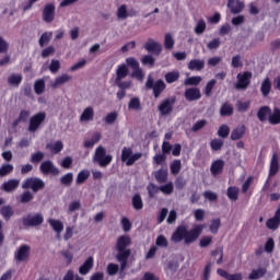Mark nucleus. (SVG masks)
Instances as JSON below:
<instances>
[{
	"label": "nucleus",
	"mask_w": 280,
	"mask_h": 280,
	"mask_svg": "<svg viewBox=\"0 0 280 280\" xmlns=\"http://www.w3.org/2000/svg\"><path fill=\"white\" fill-rule=\"evenodd\" d=\"M34 91L36 95H43L45 93V80L44 79H38L34 83Z\"/></svg>",
	"instance_id": "40"
},
{
	"label": "nucleus",
	"mask_w": 280,
	"mask_h": 280,
	"mask_svg": "<svg viewBox=\"0 0 280 280\" xmlns=\"http://www.w3.org/2000/svg\"><path fill=\"white\" fill-rule=\"evenodd\" d=\"M202 231H205V225L202 224L195 225L191 230H188L187 225H178L173 232L171 240L174 244L184 242L186 246H189V244H194L202 235Z\"/></svg>",
	"instance_id": "1"
},
{
	"label": "nucleus",
	"mask_w": 280,
	"mask_h": 280,
	"mask_svg": "<svg viewBox=\"0 0 280 280\" xmlns=\"http://www.w3.org/2000/svg\"><path fill=\"white\" fill-rule=\"evenodd\" d=\"M131 205L136 211H141V209H143V199L141 198V195H133L131 199Z\"/></svg>",
	"instance_id": "36"
},
{
	"label": "nucleus",
	"mask_w": 280,
	"mask_h": 280,
	"mask_svg": "<svg viewBox=\"0 0 280 280\" xmlns=\"http://www.w3.org/2000/svg\"><path fill=\"white\" fill-rule=\"evenodd\" d=\"M30 250L28 245H21L14 253L15 261H27V259H30Z\"/></svg>",
	"instance_id": "15"
},
{
	"label": "nucleus",
	"mask_w": 280,
	"mask_h": 280,
	"mask_svg": "<svg viewBox=\"0 0 280 280\" xmlns=\"http://www.w3.org/2000/svg\"><path fill=\"white\" fill-rule=\"evenodd\" d=\"M155 246L158 248H167V246H170V242H167V237L164 235H159L155 240Z\"/></svg>",
	"instance_id": "46"
},
{
	"label": "nucleus",
	"mask_w": 280,
	"mask_h": 280,
	"mask_svg": "<svg viewBox=\"0 0 280 280\" xmlns=\"http://www.w3.org/2000/svg\"><path fill=\"white\" fill-rule=\"evenodd\" d=\"M279 225L280 222L277 221V219H273V217L268 219L266 222V226L267 229H269V231H277V229H279Z\"/></svg>",
	"instance_id": "54"
},
{
	"label": "nucleus",
	"mask_w": 280,
	"mask_h": 280,
	"mask_svg": "<svg viewBox=\"0 0 280 280\" xmlns=\"http://www.w3.org/2000/svg\"><path fill=\"white\" fill-rule=\"evenodd\" d=\"M145 86L149 90L152 89L153 95L155 98L161 97V93H163V91H165V89H167L165 81H163L162 79H159L154 83V79H152V77H150V75L147 79Z\"/></svg>",
	"instance_id": "4"
},
{
	"label": "nucleus",
	"mask_w": 280,
	"mask_h": 280,
	"mask_svg": "<svg viewBox=\"0 0 280 280\" xmlns=\"http://www.w3.org/2000/svg\"><path fill=\"white\" fill-rule=\"evenodd\" d=\"M48 224L51 226L52 231H55L57 235H60V233L65 231V224L60 220L48 219Z\"/></svg>",
	"instance_id": "24"
},
{
	"label": "nucleus",
	"mask_w": 280,
	"mask_h": 280,
	"mask_svg": "<svg viewBox=\"0 0 280 280\" xmlns=\"http://www.w3.org/2000/svg\"><path fill=\"white\" fill-rule=\"evenodd\" d=\"M270 91H272V82L270 81V78L267 77L260 85V92L264 97H268V95H270Z\"/></svg>",
	"instance_id": "28"
},
{
	"label": "nucleus",
	"mask_w": 280,
	"mask_h": 280,
	"mask_svg": "<svg viewBox=\"0 0 280 280\" xmlns=\"http://www.w3.org/2000/svg\"><path fill=\"white\" fill-rule=\"evenodd\" d=\"M217 273L219 275V277H222L223 279H226V280H242L243 277H242V273H228L226 270L224 269H218L217 270Z\"/></svg>",
	"instance_id": "26"
},
{
	"label": "nucleus",
	"mask_w": 280,
	"mask_h": 280,
	"mask_svg": "<svg viewBox=\"0 0 280 280\" xmlns=\"http://www.w3.org/2000/svg\"><path fill=\"white\" fill-rule=\"evenodd\" d=\"M220 226H222L220 219H213L209 226L210 232L213 233V235H217V233L220 231Z\"/></svg>",
	"instance_id": "49"
},
{
	"label": "nucleus",
	"mask_w": 280,
	"mask_h": 280,
	"mask_svg": "<svg viewBox=\"0 0 280 280\" xmlns=\"http://www.w3.org/2000/svg\"><path fill=\"white\" fill-rule=\"evenodd\" d=\"M182 167H183V164L180 163V160H175L171 164V174H174V176H176V174L180 173Z\"/></svg>",
	"instance_id": "53"
},
{
	"label": "nucleus",
	"mask_w": 280,
	"mask_h": 280,
	"mask_svg": "<svg viewBox=\"0 0 280 280\" xmlns=\"http://www.w3.org/2000/svg\"><path fill=\"white\" fill-rule=\"evenodd\" d=\"M51 36H54L51 32L43 33L39 37V47H45V45H48V43L51 40Z\"/></svg>",
	"instance_id": "43"
},
{
	"label": "nucleus",
	"mask_w": 280,
	"mask_h": 280,
	"mask_svg": "<svg viewBox=\"0 0 280 280\" xmlns=\"http://www.w3.org/2000/svg\"><path fill=\"white\" fill-rule=\"evenodd\" d=\"M118 272H119V265L113 264V262H109L107 265V275H109V277H113V276L117 275Z\"/></svg>",
	"instance_id": "59"
},
{
	"label": "nucleus",
	"mask_w": 280,
	"mask_h": 280,
	"mask_svg": "<svg viewBox=\"0 0 280 280\" xmlns=\"http://www.w3.org/2000/svg\"><path fill=\"white\" fill-rule=\"evenodd\" d=\"M142 154L141 153H132V148L130 147H125L121 150V161L122 163H126L128 167L131 165H135L139 159H141Z\"/></svg>",
	"instance_id": "7"
},
{
	"label": "nucleus",
	"mask_w": 280,
	"mask_h": 280,
	"mask_svg": "<svg viewBox=\"0 0 280 280\" xmlns=\"http://www.w3.org/2000/svg\"><path fill=\"white\" fill-rule=\"evenodd\" d=\"M275 250V238L269 237L265 243V253H272Z\"/></svg>",
	"instance_id": "63"
},
{
	"label": "nucleus",
	"mask_w": 280,
	"mask_h": 280,
	"mask_svg": "<svg viewBox=\"0 0 280 280\" xmlns=\"http://www.w3.org/2000/svg\"><path fill=\"white\" fill-rule=\"evenodd\" d=\"M164 47L165 49H174V37H172V34L170 33L165 34Z\"/></svg>",
	"instance_id": "56"
},
{
	"label": "nucleus",
	"mask_w": 280,
	"mask_h": 280,
	"mask_svg": "<svg viewBox=\"0 0 280 280\" xmlns=\"http://www.w3.org/2000/svg\"><path fill=\"white\" fill-rule=\"evenodd\" d=\"M155 180H158V183H167V172L163 168L159 170L155 173Z\"/></svg>",
	"instance_id": "51"
},
{
	"label": "nucleus",
	"mask_w": 280,
	"mask_h": 280,
	"mask_svg": "<svg viewBox=\"0 0 280 280\" xmlns=\"http://www.w3.org/2000/svg\"><path fill=\"white\" fill-rule=\"evenodd\" d=\"M65 148V144H62V141L58 140L55 143H47L46 150H49L51 154H60Z\"/></svg>",
	"instance_id": "25"
},
{
	"label": "nucleus",
	"mask_w": 280,
	"mask_h": 280,
	"mask_svg": "<svg viewBox=\"0 0 280 280\" xmlns=\"http://www.w3.org/2000/svg\"><path fill=\"white\" fill-rule=\"evenodd\" d=\"M187 67L189 71H202L205 69V60L191 59Z\"/></svg>",
	"instance_id": "22"
},
{
	"label": "nucleus",
	"mask_w": 280,
	"mask_h": 280,
	"mask_svg": "<svg viewBox=\"0 0 280 280\" xmlns=\"http://www.w3.org/2000/svg\"><path fill=\"white\" fill-rule=\"evenodd\" d=\"M132 244V240L128 235H121L116 241V259L120 264V270H126L128 268V259H130V255L132 250L128 248Z\"/></svg>",
	"instance_id": "2"
},
{
	"label": "nucleus",
	"mask_w": 280,
	"mask_h": 280,
	"mask_svg": "<svg viewBox=\"0 0 280 280\" xmlns=\"http://www.w3.org/2000/svg\"><path fill=\"white\" fill-rule=\"evenodd\" d=\"M156 59L152 55H144L141 59V63L149 67H154Z\"/></svg>",
	"instance_id": "55"
},
{
	"label": "nucleus",
	"mask_w": 280,
	"mask_h": 280,
	"mask_svg": "<svg viewBox=\"0 0 280 280\" xmlns=\"http://www.w3.org/2000/svg\"><path fill=\"white\" fill-rule=\"evenodd\" d=\"M101 140H102V133L94 132L90 140L84 141L83 145L84 148H93V145H95V143H100Z\"/></svg>",
	"instance_id": "34"
},
{
	"label": "nucleus",
	"mask_w": 280,
	"mask_h": 280,
	"mask_svg": "<svg viewBox=\"0 0 280 280\" xmlns=\"http://www.w3.org/2000/svg\"><path fill=\"white\" fill-rule=\"evenodd\" d=\"M20 183L21 182L19 179H9L8 182H4L2 184V189L7 191V194H10V191H14L15 189H19Z\"/></svg>",
	"instance_id": "23"
},
{
	"label": "nucleus",
	"mask_w": 280,
	"mask_h": 280,
	"mask_svg": "<svg viewBox=\"0 0 280 280\" xmlns=\"http://www.w3.org/2000/svg\"><path fill=\"white\" fill-rule=\"evenodd\" d=\"M279 155H277V153H273L269 166V178H272L273 176H277V174H279Z\"/></svg>",
	"instance_id": "18"
},
{
	"label": "nucleus",
	"mask_w": 280,
	"mask_h": 280,
	"mask_svg": "<svg viewBox=\"0 0 280 280\" xmlns=\"http://www.w3.org/2000/svg\"><path fill=\"white\" fill-rule=\"evenodd\" d=\"M205 126H207V120H206V119L198 120V121L191 127V132H198V130H202V128H205Z\"/></svg>",
	"instance_id": "64"
},
{
	"label": "nucleus",
	"mask_w": 280,
	"mask_h": 280,
	"mask_svg": "<svg viewBox=\"0 0 280 280\" xmlns=\"http://www.w3.org/2000/svg\"><path fill=\"white\" fill-rule=\"evenodd\" d=\"M73 184V173H67L60 177V185L65 187H71Z\"/></svg>",
	"instance_id": "41"
},
{
	"label": "nucleus",
	"mask_w": 280,
	"mask_h": 280,
	"mask_svg": "<svg viewBox=\"0 0 280 280\" xmlns=\"http://www.w3.org/2000/svg\"><path fill=\"white\" fill-rule=\"evenodd\" d=\"M45 119H47V114L45 112H39L33 115L28 121V132L38 131V128L45 124Z\"/></svg>",
	"instance_id": "6"
},
{
	"label": "nucleus",
	"mask_w": 280,
	"mask_h": 280,
	"mask_svg": "<svg viewBox=\"0 0 280 280\" xmlns=\"http://www.w3.org/2000/svg\"><path fill=\"white\" fill-rule=\"evenodd\" d=\"M94 259L93 256L88 257V259L79 268L80 275H89L93 270Z\"/></svg>",
	"instance_id": "21"
},
{
	"label": "nucleus",
	"mask_w": 280,
	"mask_h": 280,
	"mask_svg": "<svg viewBox=\"0 0 280 280\" xmlns=\"http://www.w3.org/2000/svg\"><path fill=\"white\" fill-rule=\"evenodd\" d=\"M238 196H240V189H237V187L230 186L228 188V198L230 200H237Z\"/></svg>",
	"instance_id": "52"
},
{
	"label": "nucleus",
	"mask_w": 280,
	"mask_h": 280,
	"mask_svg": "<svg viewBox=\"0 0 280 280\" xmlns=\"http://www.w3.org/2000/svg\"><path fill=\"white\" fill-rule=\"evenodd\" d=\"M39 171L45 176H47L48 174H51L52 176H58V174H60V170L56 167V165H54V162H51L50 160L42 162Z\"/></svg>",
	"instance_id": "11"
},
{
	"label": "nucleus",
	"mask_w": 280,
	"mask_h": 280,
	"mask_svg": "<svg viewBox=\"0 0 280 280\" xmlns=\"http://www.w3.org/2000/svg\"><path fill=\"white\" fill-rule=\"evenodd\" d=\"M129 73L128 67H126V65H120L118 66L117 70H116V79L115 82H119L120 80H124V78H126Z\"/></svg>",
	"instance_id": "30"
},
{
	"label": "nucleus",
	"mask_w": 280,
	"mask_h": 280,
	"mask_svg": "<svg viewBox=\"0 0 280 280\" xmlns=\"http://www.w3.org/2000/svg\"><path fill=\"white\" fill-rule=\"evenodd\" d=\"M0 215H2L5 222H10V219L12 218V215H14V209L12 208V206H3L0 209Z\"/></svg>",
	"instance_id": "29"
},
{
	"label": "nucleus",
	"mask_w": 280,
	"mask_h": 280,
	"mask_svg": "<svg viewBox=\"0 0 280 280\" xmlns=\"http://www.w3.org/2000/svg\"><path fill=\"white\" fill-rule=\"evenodd\" d=\"M21 82H23V75L22 74L12 73L8 78V84H10L11 86H19V84H21Z\"/></svg>",
	"instance_id": "38"
},
{
	"label": "nucleus",
	"mask_w": 280,
	"mask_h": 280,
	"mask_svg": "<svg viewBox=\"0 0 280 280\" xmlns=\"http://www.w3.org/2000/svg\"><path fill=\"white\" fill-rule=\"evenodd\" d=\"M22 189H32L35 194L40 191V189H45V182L38 177H27L22 183Z\"/></svg>",
	"instance_id": "5"
},
{
	"label": "nucleus",
	"mask_w": 280,
	"mask_h": 280,
	"mask_svg": "<svg viewBox=\"0 0 280 280\" xmlns=\"http://www.w3.org/2000/svg\"><path fill=\"white\" fill-rule=\"evenodd\" d=\"M45 222V218L43 217V213H28L22 218V224L26 228L32 226H40Z\"/></svg>",
	"instance_id": "8"
},
{
	"label": "nucleus",
	"mask_w": 280,
	"mask_h": 280,
	"mask_svg": "<svg viewBox=\"0 0 280 280\" xmlns=\"http://www.w3.org/2000/svg\"><path fill=\"white\" fill-rule=\"evenodd\" d=\"M145 51L149 54H153V56H161V51H163V46L155 42L153 38H149L148 42L144 44Z\"/></svg>",
	"instance_id": "12"
},
{
	"label": "nucleus",
	"mask_w": 280,
	"mask_h": 280,
	"mask_svg": "<svg viewBox=\"0 0 280 280\" xmlns=\"http://www.w3.org/2000/svg\"><path fill=\"white\" fill-rule=\"evenodd\" d=\"M91 176V172L89 170H82L78 173L75 183L77 185H83V183H86Z\"/></svg>",
	"instance_id": "35"
},
{
	"label": "nucleus",
	"mask_w": 280,
	"mask_h": 280,
	"mask_svg": "<svg viewBox=\"0 0 280 280\" xmlns=\"http://www.w3.org/2000/svg\"><path fill=\"white\" fill-rule=\"evenodd\" d=\"M212 176H220L224 172V160H217L210 166Z\"/></svg>",
	"instance_id": "20"
},
{
	"label": "nucleus",
	"mask_w": 280,
	"mask_h": 280,
	"mask_svg": "<svg viewBox=\"0 0 280 280\" xmlns=\"http://www.w3.org/2000/svg\"><path fill=\"white\" fill-rule=\"evenodd\" d=\"M160 191H162V194H165L166 196H170V194L174 192V184L168 183L166 185L160 186Z\"/></svg>",
	"instance_id": "61"
},
{
	"label": "nucleus",
	"mask_w": 280,
	"mask_h": 280,
	"mask_svg": "<svg viewBox=\"0 0 280 280\" xmlns=\"http://www.w3.org/2000/svg\"><path fill=\"white\" fill-rule=\"evenodd\" d=\"M244 135H246V125H241L232 130L230 139L231 141H240V139H244Z\"/></svg>",
	"instance_id": "17"
},
{
	"label": "nucleus",
	"mask_w": 280,
	"mask_h": 280,
	"mask_svg": "<svg viewBox=\"0 0 280 280\" xmlns=\"http://www.w3.org/2000/svg\"><path fill=\"white\" fill-rule=\"evenodd\" d=\"M164 80L167 84H174V82H178V80H180V72L178 71L167 72L164 75Z\"/></svg>",
	"instance_id": "31"
},
{
	"label": "nucleus",
	"mask_w": 280,
	"mask_h": 280,
	"mask_svg": "<svg viewBox=\"0 0 280 280\" xmlns=\"http://www.w3.org/2000/svg\"><path fill=\"white\" fill-rule=\"evenodd\" d=\"M223 145H224V141H222L220 139H214V140H211V142H210V148L214 152H218V150H222Z\"/></svg>",
	"instance_id": "58"
},
{
	"label": "nucleus",
	"mask_w": 280,
	"mask_h": 280,
	"mask_svg": "<svg viewBox=\"0 0 280 280\" xmlns=\"http://www.w3.org/2000/svg\"><path fill=\"white\" fill-rule=\"evenodd\" d=\"M56 16V4L54 2L47 3L43 10V21L45 23H52Z\"/></svg>",
	"instance_id": "13"
},
{
	"label": "nucleus",
	"mask_w": 280,
	"mask_h": 280,
	"mask_svg": "<svg viewBox=\"0 0 280 280\" xmlns=\"http://www.w3.org/2000/svg\"><path fill=\"white\" fill-rule=\"evenodd\" d=\"M93 117H95L93 107H86L80 116V121H93Z\"/></svg>",
	"instance_id": "32"
},
{
	"label": "nucleus",
	"mask_w": 280,
	"mask_h": 280,
	"mask_svg": "<svg viewBox=\"0 0 280 280\" xmlns=\"http://www.w3.org/2000/svg\"><path fill=\"white\" fill-rule=\"evenodd\" d=\"M231 135V128L228 125H221L218 130V137L221 139H226Z\"/></svg>",
	"instance_id": "48"
},
{
	"label": "nucleus",
	"mask_w": 280,
	"mask_h": 280,
	"mask_svg": "<svg viewBox=\"0 0 280 280\" xmlns=\"http://www.w3.org/2000/svg\"><path fill=\"white\" fill-rule=\"evenodd\" d=\"M14 172V166L12 164H4L0 167V177L8 176V174H12Z\"/></svg>",
	"instance_id": "50"
},
{
	"label": "nucleus",
	"mask_w": 280,
	"mask_h": 280,
	"mask_svg": "<svg viewBox=\"0 0 280 280\" xmlns=\"http://www.w3.org/2000/svg\"><path fill=\"white\" fill-rule=\"evenodd\" d=\"M220 115L221 117H231L233 115V105L229 103L222 104L220 108Z\"/></svg>",
	"instance_id": "37"
},
{
	"label": "nucleus",
	"mask_w": 280,
	"mask_h": 280,
	"mask_svg": "<svg viewBox=\"0 0 280 280\" xmlns=\"http://www.w3.org/2000/svg\"><path fill=\"white\" fill-rule=\"evenodd\" d=\"M186 102H198L202 97V93L198 88H188L184 92Z\"/></svg>",
	"instance_id": "14"
},
{
	"label": "nucleus",
	"mask_w": 280,
	"mask_h": 280,
	"mask_svg": "<svg viewBox=\"0 0 280 280\" xmlns=\"http://www.w3.org/2000/svg\"><path fill=\"white\" fill-rule=\"evenodd\" d=\"M272 113V109L270 108V106L265 105L259 107L258 112H257V117L259 119V121H261V124L268 121V117H270Z\"/></svg>",
	"instance_id": "19"
},
{
	"label": "nucleus",
	"mask_w": 280,
	"mask_h": 280,
	"mask_svg": "<svg viewBox=\"0 0 280 280\" xmlns=\"http://www.w3.org/2000/svg\"><path fill=\"white\" fill-rule=\"evenodd\" d=\"M94 161L101 167H108L113 163V155L106 154V149L102 145L97 147L94 153Z\"/></svg>",
	"instance_id": "3"
},
{
	"label": "nucleus",
	"mask_w": 280,
	"mask_h": 280,
	"mask_svg": "<svg viewBox=\"0 0 280 280\" xmlns=\"http://www.w3.org/2000/svg\"><path fill=\"white\" fill-rule=\"evenodd\" d=\"M267 270L266 268H258V269H254L252 270V272L248 276L249 280H257V279H261V277H264V275H266Z\"/></svg>",
	"instance_id": "39"
},
{
	"label": "nucleus",
	"mask_w": 280,
	"mask_h": 280,
	"mask_svg": "<svg viewBox=\"0 0 280 280\" xmlns=\"http://www.w3.org/2000/svg\"><path fill=\"white\" fill-rule=\"evenodd\" d=\"M268 122L271 126H279V124H280V108L279 107L273 108V110L271 112V114L268 117Z\"/></svg>",
	"instance_id": "27"
},
{
	"label": "nucleus",
	"mask_w": 280,
	"mask_h": 280,
	"mask_svg": "<svg viewBox=\"0 0 280 280\" xmlns=\"http://www.w3.org/2000/svg\"><path fill=\"white\" fill-rule=\"evenodd\" d=\"M215 84H218V81H215V79L210 80L205 88V95L206 97H211V93L213 92V89L215 86Z\"/></svg>",
	"instance_id": "47"
},
{
	"label": "nucleus",
	"mask_w": 280,
	"mask_h": 280,
	"mask_svg": "<svg viewBox=\"0 0 280 280\" xmlns=\"http://www.w3.org/2000/svg\"><path fill=\"white\" fill-rule=\"evenodd\" d=\"M129 110H141V101L139 97H132L128 103Z\"/></svg>",
	"instance_id": "44"
},
{
	"label": "nucleus",
	"mask_w": 280,
	"mask_h": 280,
	"mask_svg": "<svg viewBox=\"0 0 280 280\" xmlns=\"http://www.w3.org/2000/svg\"><path fill=\"white\" fill-rule=\"evenodd\" d=\"M228 8L232 14H240L244 11V2L242 0H228Z\"/></svg>",
	"instance_id": "16"
},
{
	"label": "nucleus",
	"mask_w": 280,
	"mask_h": 280,
	"mask_svg": "<svg viewBox=\"0 0 280 280\" xmlns=\"http://www.w3.org/2000/svg\"><path fill=\"white\" fill-rule=\"evenodd\" d=\"M237 82L235 89L238 91H246L250 86V80H253V72L244 71L243 73L237 74Z\"/></svg>",
	"instance_id": "9"
},
{
	"label": "nucleus",
	"mask_w": 280,
	"mask_h": 280,
	"mask_svg": "<svg viewBox=\"0 0 280 280\" xmlns=\"http://www.w3.org/2000/svg\"><path fill=\"white\" fill-rule=\"evenodd\" d=\"M212 257H218L217 264L218 266L222 265V261L224 259V249L222 247H218L217 249L211 252Z\"/></svg>",
	"instance_id": "45"
},
{
	"label": "nucleus",
	"mask_w": 280,
	"mask_h": 280,
	"mask_svg": "<svg viewBox=\"0 0 280 280\" xmlns=\"http://www.w3.org/2000/svg\"><path fill=\"white\" fill-rule=\"evenodd\" d=\"M148 194H149V198H154V196H156V194L159 191H161V187H158L156 185L154 184H150L148 187Z\"/></svg>",
	"instance_id": "62"
},
{
	"label": "nucleus",
	"mask_w": 280,
	"mask_h": 280,
	"mask_svg": "<svg viewBox=\"0 0 280 280\" xmlns=\"http://www.w3.org/2000/svg\"><path fill=\"white\" fill-rule=\"evenodd\" d=\"M70 80H72L71 75L67 73L61 74L55 79V82L51 84V88L56 89L57 86H60V84H67V82H69Z\"/></svg>",
	"instance_id": "33"
},
{
	"label": "nucleus",
	"mask_w": 280,
	"mask_h": 280,
	"mask_svg": "<svg viewBox=\"0 0 280 280\" xmlns=\"http://www.w3.org/2000/svg\"><path fill=\"white\" fill-rule=\"evenodd\" d=\"M174 104H176V96L162 101L158 106L160 115H162V117L170 115L174 110Z\"/></svg>",
	"instance_id": "10"
},
{
	"label": "nucleus",
	"mask_w": 280,
	"mask_h": 280,
	"mask_svg": "<svg viewBox=\"0 0 280 280\" xmlns=\"http://www.w3.org/2000/svg\"><path fill=\"white\" fill-rule=\"evenodd\" d=\"M202 82V77H189L184 81L185 86H198Z\"/></svg>",
	"instance_id": "42"
},
{
	"label": "nucleus",
	"mask_w": 280,
	"mask_h": 280,
	"mask_svg": "<svg viewBox=\"0 0 280 280\" xmlns=\"http://www.w3.org/2000/svg\"><path fill=\"white\" fill-rule=\"evenodd\" d=\"M43 159H45V153H43L42 151H38V152L32 154L31 163L38 165V163H40V161H43Z\"/></svg>",
	"instance_id": "57"
},
{
	"label": "nucleus",
	"mask_w": 280,
	"mask_h": 280,
	"mask_svg": "<svg viewBox=\"0 0 280 280\" xmlns=\"http://www.w3.org/2000/svg\"><path fill=\"white\" fill-rule=\"evenodd\" d=\"M117 16L118 19H128V7L126 4H122L117 10Z\"/></svg>",
	"instance_id": "60"
}]
</instances>
